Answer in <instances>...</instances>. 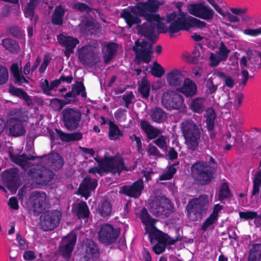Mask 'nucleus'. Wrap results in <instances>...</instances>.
Here are the masks:
<instances>
[{
    "label": "nucleus",
    "instance_id": "58836bf2",
    "mask_svg": "<svg viewBox=\"0 0 261 261\" xmlns=\"http://www.w3.org/2000/svg\"><path fill=\"white\" fill-rule=\"evenodd\" d=\"M140 218L143 224L146 226H149L151 228L154 226V224L156 221L155 219L151 218L145 207H143L142 209L140 214Z\"/></svg>",
    "mask_w": 261,
    "mask_h": 261
},
{
    "label": "nucleus",
    "instance_id": "a19ab883",
    "mask_svg": "<svg viewBox=\"0 0 261 261\" xmlns=\"http://www.w3.org/2000/svg\"><path fill=\"white\" fill-rule=\"evenodd\" d=\"M9 157L12 162L20 166L25 170L30 167V163L27 161V160H25L23 156H22V154H14L10 152Z\"/></svg>",
    "mask_w": 261,
    "mask_h": 261
},
{
    "label": "nucleus",
    "instance_id": "69168bd1",
    "mask_svg": "<svg viewBox=\"0 0 261 261\" xmlns=\"http://www.w3.org/2000/svg\"><path fill=\"white\" fill-rule=\"evenodd\" d=\"M148 152L150 155L157 158L163 157L164 155L161 154L157 147L151 143L148 145Z\"/></svg>",
    "mask_w": 261,
    "mask_h": 261
},
{
    "label": "nucleus",
    "instance_id": "39448f33",
    "mask_svg": "<svg viewBox=\"0 0 261 261\" xmlns=\"http://www.w3.org/2000/svg\"><path fill=\"white\" fill-rule=\"evenodd\" d=\"M208 205V197L205 194L190 200L186 206L187 217L192 221L201 219L207 211Z\"/></svg>",
    "mask_w": 261,
    "mask_h": 261
},
{
    "label": "nucleus",
    "instance_id": "dca6fc26",
    "mask_svg": "<svg viewBox=\"0 0 261 261\" xmlns=\"http://www.w3.org/2000/svg\"><path fill=\"white\" fill-rule=\"evenodd\" d=\"M2 177L7 188L10 191H16L21 185L17 168H10L4 171Z\"/></svg>",
    "mask_w": 261,
    "mask_h": 261
},
{
    "label": "nucleus",
    "instance_id": "7ed1b4c3",
    "mask_svg": "<svg viewBox=\"0 0 261 261\" xmlns=\"http://www.w3.org/2000/svg\"><path fill=\"white\" fill-rule=\"evenodd\" d=\"M167 22L170 23L169 27V33L171 37L173 34L181 30L189 31L191 28H203L206 27L205 22L192 18L188 21L178 18V14L173 11L167 15Z\"/></svg>",
    "mask_w": 261,
    "mask_h": 261
},
{
    "label": "nucleus",
    "instance_id": "13d9d810",
    "mask_svg": "<svg viewBox=\"0 0 261 261\" xmlns=\"http://www.w3.org/2000/svg\"><path fill=\"white\" fill-rule=\"evenodd\" d=\"M239 216L245 220H252L257 218L258 214L255 211L240 212Z\"/></svg>",
    "mask_w": 261,
    "mask_h": 261
},
{
    "label": "nucleus",
    "instance_id": "338daca9",
    "mask_svg": "<svg viewBox=\"0 0 261 261\" xmlns=\"http://www.w3.org/2000/svg\"><path fill=\"white\" fill-rule=\"evenodd\" d=\"M13 77L14 83L18 86H24V84H26L29 83L22 73L13 76Z\"/></svg>",
    "mask_w": 261,
    "mask_h": 261
},
{
    "label": "nucleus",
    "instance_id": "f3484780",
    "mask_svg": "<svg viewBox=\"0 0 261 261\" xmlns=\"http://www.w3.org/2000/svg\"><path fill=\"white\" fill-rule=\"evenodd\" d=\"M32 200V211L35 215L40 214L45 210L46 194L44 192L34 191L31 195Z\"/></svg>",
    "mask_w": 261,
    "mask_h": 261
},
{
    "label": "nucleus",
    "instance_id": "e2e57ef3",
    "mask_svg": "<svg viewBox=\"0 0 261 261\" xmlns=\"http://www.w3.org/2000/svg\"><path fill=\"white\" fill-rule=\"evenodd\" d=\"M260 186L261 179H260L258 177H254L253 180V189L251 195V197L259 194Z\"/></svg>",
    "mask_w": 261,
    "mask_h": 261
},
{
    "label": "nucleus",
    "instance_id": "ea45409f",
    "mask_svg": "<svg viewBox=\"0 0 261 261\" xmlns=\"http://www.w3.org/2000/svg\"><path fill=\"white\" fill-rule=\"evenodd\" d=\"M117 52V44L110 42L106 45V52L103 55L105 62L108 63L113 58Z\"/></svg>",
    "mask_w": 261,
    "mask_h": 261
},
{
    "label": "nucleus",
    "instance_id": "5fc2aeb1",
    "mask_svg": "<svg viewBox=\"0 0 261 261\" xmlns=\"http://www.w3.org/2000/svg\"><path fill=\"white\" fill-rule=\"evenodd\" d=\"M230 52V50L227 48L223 42H221L220 43L218 52V55L221 60L226 61Z\"/></svg>",
    "mask_w": 261,
    "mask_h": 261
},
{
    "label": "nucleus",
    "instance_id": "79ce46f5",
    "mask_svg": "<svg viewBox=\"0 0 261 261\" xmlns=\"http://www.w3.org/2000/svg\"><path fill=\"white\" fill-rule=\"evenodd\" d=\"M71 90L76 97L78 95H81L83 98H86L87 97L86 87L82 81H76L75 84H73L72 85Z\"/></svg>",
    "mask_w": 261,
    "mask_h": 261
},
{
    "label": "nucleus",
    "instance_id": "09e8293b",
    "mask_svg": "<svg viewBox=\"0 0 261 261\" xmlns=\"http://www.w3.org/2000/svg\"><path fill=\"white\" fill-rule=\"evenodd\" d=\"M232 196L228 184L223 182L220 187L219 192V199L222 201L224 199L230 198Z\"/></svg>",
    "mask_w": 261,
    "mask_h": 261
},
{
    "label": "nucleus",
    "instance_id": "20e7f679",
    "mask_svg": "<svg viewBox=\"0 0 261 261\" xmlns=\"http://www.w3.org/2000/svg\"><path fill=\"white\" fill-rule=\"evenodd\" d=\"M180 128L188 148L196 150L200 142L201 133L198 126L191 119H187L180 123Z\"/></svg>",
    "mask_w": 261,
    "mask_h": 261
},
{
    "label": "nucleus",
    "instance_id": "49530a36",
    "mask_svg": "<svg viewBox=\"0 0 261 261\" xmlns=\"http://www.w3.org/2000/svg\"><path fill=\"white\" fill-rule=\"evenodd\" d=\"M216 119V112L213 108H209L206 111V127L209 131L214 129V121Z\"/></svg>",
    "mask_w": 261,
    "mask_h": 261
},
{
    "label": "nucleus",
    "instance_id": "ddd939ff",
    "mask_svg": "<svg viewBox=\"0 0 261 261\" xmlns=\"http://www.w3.org/2000/svg\"><path fill=\"white\" fill-rule=\"evenodd\" d=\"M32 181L37 185H46L54 178L53 171L41 166L34 168L29 171Z\"/></svg>",
    "mask_w": 261,
    "mask_h": 261
},
{
    "label": "nucleus",
    "instance_id": "412c9836",
    "mask_svg": "<svg viewBox=\"0 0 261 261\" xmlns=\"http://www.w3.org/2000/svg\"><path fill=\"white\" fill-rule=\"evenodd\" d=\"M144 189L143 180L139 179L131 185H124L121 188V192L125 195L135 198H139Z\"/></svg>",
    "mask_w": 261,
    "mask_h": 261
},
{
    "label": "nucleus",
    "instance_id": "2eb2a0df",
    "mask_svg": "<svg viewBox=\"0 0 261 261\" xmlns=\"http://www.w3.org/2000/svg\"><path fill=\"white\" fill-rule=\"evenodd\" d=\"M187 9L190 14L202 19L208 21L214 18V10L208 5H205L202 3L189 4Z\"/></svg>",
    "mask_w": 261,
    "mask_h": 261
},
{
    "label": "nucleus",
    "instance_id": "aec40b11",
    "mask_svg": "<svg viewBox=\"0 0 261 261\" xmlns=\"http://www.w3.org/2000/svg\"><path fill=\"white\" fill-rule=\"evenodd\" d=\"M7 130L9 136L18 137L23 135L25 132L23 121L18 118H10L7 122Z\"/></svg>",
    "mask_w": 261,
    "mask_h": 261
},
{
    "label": "nucleus",
    "instance_id": "4be33fe9",
    "mask_svg": "<svg viewBox=\"0 0 261 261\" xmlns=\"http://www.w3.org/2000/svg\"><path fill=\"white\" fill-rule=\"evenodd\" d=\"M83 258L85 261H95L100 256L99 248L92 240H88L85 246Z\"/></svg>",
    "mask_w": 261,
    "mask_h": 261
},
{
    "label": "nucleus",
    "instance_id": "603ef678",
    "mask_svg": "<svg viewBox=\"0 0 261 261\" xmlns=\"http://www.w3.org/2000/svg\"><path fill=\"white\" fill-rule=\"evenodd\" d=\"M66 105L65 102L59 98H54L50 100V107L55 111H60Z\"/></svg>",
    "mask_w": 261,
    "mask_h": 261
},
{
    "label": "nucleus",
    "instance_id": "72a5a7b5",
    "mask_svg": "<svg viewBox=\"0 0 261 261\" xmlns=\"http://www.w3.org/2000/svg\"><path fill=\"white\" fill-rule=\"evenodd\" d=\"M141 127L149 139H154L159 135V129L153 127L149 122L146 120H142L141 122Z\"/></svg>",
    "mask_w": 261,
    "mask_h": 261
},
{
    "label": "nucleus",
    "instance_id": "f257e3e1",
    "mask_svg": "<svg viewBox=\"0 0 261 261\" xmlns=\"http://www.w3.org/2000/svg\"><path fill=\"white\" fill-rule=\"evenodd\" d=\"M162 3L159 0H147L146 2H140L134 6L128 7V10H123L120 16L127 24L128 28L141 23L143 18L146 21L155 23V29L160 33L169 32V28L162 22V18L157 14Z\"/></svg>",
    "mask_w": 261,
    "mask_h": 261
},
{
    "label": "nucleus",
    "instance_id": "4c0bfd02",
    "mask_svg": "<svg viewBox=\"0 0 261 261\" xmlns=\"http://www.w3.org/2000/svg\"><path fill=\"white\" fill-rule=\"evenodd\" d=\"M2 45L5 48L12 53H17L20 47L18 42L10 38L4 39L2 40Z\"/></svg>",
    "mask_w": 261,
    "mask_h": 261
},
{
    "label": "nucleus",
    "instance_id": "393cba45",
    "mask_svg": "<svg viewBox=\"0 0 261 261\" xmlns=\"http://www.w3.org/2000/svg\"><path fill=\"white\" fill-rule=\"evenodd\" d=\"M76 242V236L72 238H67L61 243L59 247V252L61 255L66 259H69Z\"/></svg>",
    "mask_w": 261,
    "mask_h": 261
},
{
    "label": "nucleus",
    "instance_id": "052dcab7",
    "mask_svg": "<svg viewBox=\"0 0 261 261\" xmlns=\"http://www.w3.org/2000/svg\"><path fill=\"white\" fill-rule=\"evenodd\" d=\"M218 219L214 216L210 215L208 218L203 222L201 229L203 231H205L212 224H214Z\"/></svg>",
    "mask_w": 261,
    "mask_h": 261
},
{
    "label": "nucleus",
    "instance_id": "680f3d73",
    "mask_svg": "<svg viewBox=\"0 0 261 261\" xmlns=\"http://www.w3.org/2000/svg\"><path fill=\"white\" fill-rule=\"evenodd\" d=\"M154 142L163 151H166L167 150L166 138L165 136H160L155 140Z\"/></svg>",
    "mask_w": 261,
    "mask_h": 261
},
{
    "label": "nucleus",
    "instance_id": "cd10ccee",
    "mask_svg": "<svg viewBox=\"0 0 261 261\" xmlns=\"http://www.w3.org/2000/svg\"><path fill=\"white\" fill-rule=\"evenodd\" d=\"M183 75L177 69H173L167 74V82L171 86L175 87L177 90L181 86Z\"/></svg>",
    "mask_w": 261,
    "mask_h": 261
},
{
    "label": "nucleus",
    "instance_id": "c85d7f7f",
    "mask_svg": "<svg viewBox=\"0 0 261 261\" xmlns=\"http://www.w3.org/2000/svg\"><path fill=\"white\" fill-rule=\"evenodd\" d=\"M205 98L198 97L193 98L189 105L190 109L194 113L202 114L205 109Z\"/></svg>",
    "mask_w": 261,
    "mask_h": 261
},
{
    "label": "nucleus",
    "instance_id": "3c124183",
    "mask_svg": "<svg viewBox=\"0 0 261 261\" xmlns=\"http://www.w3.org/2000/svg\"><path fill=\"white\" fill-rule=\"evenodd\" d=\"M151 73L155 77H161L164 74L165 70L159 63L155 61L151 67Z\"/></svg>",
    "mask_w": 261,
    "mask_h": 261
},
{
    "label": "nucleus",
    "instance_id": "864d4df0",
    "mask_svg": "<svg viewBox=\"0 0 261 261\" xmlns=\"http://www.w3.org/2000/svg\"><path fill=\"white\" fill-rule=\"evenodd\" d=\"M206 93L208 94H213L215 93L218 89V85H215L213 82V79L212 77L205 79Z\"/></svg>",
    "mask_w": 261,
    "mask_h": 261
},
{
    "label": "nucleus",
    "instance_id": "2f4dec72",
    "mask_svg": "<svg viewBox=\"0 0 261 261\" xmlns=\"http://www.w3.org/2000/svg\"><path fill=\"white\" fill-rule=\"evenodd\" d=\"M248 64V68L252 72H255L258 70L261 66V63L259 62L258 57L256 52H247Z\"/></svg>",
    "mask_w": 261,
    "mask_h": 261
},
{
    "label": "nucleus",
    "instance_id": "f704fd0d",
    "mask_svg": "<svg viewBox=\"0 0 261 261\" xmlns=\"http://www.w3.org/2000/svg\"><path fill=\"white\" fill-rule=\"evenodd\" d=\"M151 119L156 123H162L167 119L166 113L161 108H153L150 114Z\"/></svg>",
    "mask_w": 261,
    "mask_h": 261
},
{
    "label": "nucleus",
    "instance_id": "c03bdc74",
    "mask_svg": "<svg viewBox=\"0 0 261 261\" xmlns=\"http://www.w3.org/2000/svg\"><path fill=\"white\" fill-rule=\"evenodd\" d=\"M84 32L88 35L96 34L99 29L98 24H95L92 20H87L83 24Z\"/></svg>",
    "mask_w": 261,
    "mask_h": 261
},
{
    "label": "nucleus",
    "instance_id": "473e14b6",
    "mask_svg": "<svg viewBox=\"0 0 261 261\" xmlns=\"http://www.w3.org/2000/svg\"><path fill=\"white\" fill-rule=\"evenodd\" d=\"M112 209L111 202L108 199H105L99 203L97 211L101 217H107L111 215Z\"/></svg>",
    "mask_w": 261,
    "mask_h": 261
},
{
    "label": "nucleus",
    "instance_id": "a878e982",
    "mask_svg": "<svg viewBox=\"0 0 261 261\" xmlns=\"http://www.w3.org/2000/svg\"><path fill=\"white\" fill-rule=\"evenodd\" d=\"M72 212L79 219H85L89 218L90 211L85 201H81L72 205Z\"/></svg>",
    "mask_w": 261,
    "mask_h": 261
},
{
    "label": "nucleus",
    "instance_id": "8fccbe9b",
    "mask_svg": "<svg viewBox=\"0 0 261 261\" xmlns=\"http://www.w3.org/2000/svg\"><path fill=\"white\" fill-rule=\"evenodd\" d=\"M23 14L24 17L28 18L32 22V25L36 27L37 22L39 20V17L38 14L35 13V11L34 10L24 9Z\"/></svg>",
    "mask_w": 261,
    "mask_h": 261
},
{
    "label": "nucleus",
    "instance_id": "c9c22d12",
    "mask_svg": "<svg viewBox=\"0 0 261 261\" xmlns=\"http://www.w3.org/2000/svg\"><path fill=\"white\" fill-rule=\"evenodd\" d=\"M9 92L12 95L23 99L29 105L30 102H31L30 96L22 89L15 88L13 86H11L9 87Z\"/></svg>",
    "mask_w": 261,
    "mask_h": 261
},
{
    "label": "nucleus",
    "instance_id": "e433bc0d",
    "mask_svg": "<svg viewBox=\"0 0 261 261\" xmlns=\"http://www.w3.org/2000/svg\"><path fill=\"white\" fill-rule=\"evenodd\" d=\"M252 246L249 251L248 260L261 261V244H254Z\"/></svg>",
    "mask_w": 261,
    "mask_h": 261
},
{
    "label": "nucleus",
    "instance_id": "774afa93",
    "mask_svg": "<svg viewBox=\"0 0 261 261\" xmlns=\"http://www.w3.org/2000/svg\"><path fill=\"white\" fill-rule=\"evenodd\" d=\"M83 138V134L81 132H73L69 133L68 136L67 142L79 141Z\"/></svg>",
    "mask_w": 261,
    "mask_h": 261
},
{
    "label": "nucleus",
    "instance_id": "a211bd4d",
    "mask_svg": "<svg viewBox=\"0 0 261 261\" xmlns=\"http://www.w3.org/2000/svg\"><path fill=\"white\" fill-rule=\"evenodd\" d=\"M22 156L29 162V161H34L37 158H46L48 160V164H50L54 167L55 170L61 169L64 165V160L62 156L58 153H52L48 155H44L40 156L30 155L27 156L25 154L23 153Z\"/></svg>",
    "mask_w": 261,
    "mask_h": 261
},
{
    "label": "nucleus",
    "instance_id": "6ab92c4d",
    "mask_svg": "<svg viewBox=\"0 0 261 261\" xmlns=\"http://www.w3.org/2000/svg\"><path fill=\"white\" fill-rule=\"evenodd\" d=\"M97 186V179L86 176L80 185L77 190L78 194L84 197L85 199H87L91 195V192L94 191Z\"/></svg>",
    "mask_w": 261,
    "mask_h": 261
},
{
    "label": "nucleus",
    "instance_id": "f8f14e48",
    "mask_svg": "<svg viewBox=\"0 0 261 261\" xmlns=\"http://www.w3.org/2000/svg\"><path fill=\"white\" fill-rule=\"evenodd\" d=\"M61 217V213L57 210L44 212L40 218L42 230L47 231L56 228L59 225Z\"/></svg>",
    "mask_w": 261,
    "mask_h": 261
},
{
    "label": "nucleus",
    "instance_id": "7c9ffc66",
    "mask_svg": "<svg viewBox=\"0 0 261 261\" xmlns=\"http://www.w3.org/2000/svg\"><path fill=\"white\" fill-rule=\"evenodd\" d=\"M65 12L66 10L61 5L56 7L51 15L52 23L54 25H62Z\"/></svg>",
    "mask_w": 261,
    "mask_h": 261
},
{
    "label": "nucleus",
    "instance_id": "6e6d98bb",
    "mask_svg": "<svg viewBox=\"0 0 261 261\" xmlns=\"http://www.w3.org/2000/svg\"><path fill=\"white\" fill-rule=\"evenodd\" d=\"M73 8L82 13L86 12L89 13L92 10V9L87 4L81 2L74 4L73 6Z\"/></svg>",
    "mask_w": 261,
    "mask_h": 261
},
{
    "label": "nucleus",
    "instance_id": "9d476101",
    "mask_svg": "<svg viewBox=\"0 0 261 261\" xmlns=\"http://www.w3.org/2000/svg\"><path fill=\"white\" fill-rule=\"evenodd\" d=\"M62 121L69 130L77 129L82 119V113L75 108H66L62 112Z\"/></svg>",
    "mask_w": 261,
    "mask_h": 261
},
{
    "label": "nucleus",
    "instance_id": "bb28decb",
    "mask_svg": "<svg viewBox=\"0 0 261 261\" xmlns=\"http://www.w3.org/2000/svg\"><path fill=\"white\" fill-rule=\"evenodd\" d=\"M178 91L184 94L186 97H193L196 95L197 91L196 84L189 78L184 80V84L178 89Z\"/></svg>",
    "mask_w": 261,
    "mask_h": 261
},
{
    "label": "nucleus",
    "instance_id": "de8ad7c7",
    "mask_svg": "<svg viewBox=\"0 0 261 261\" xmlns=\"http://www.w3.org/2000/svg\"><path fill=\"white\" fill-rule=\"evenodd\" d=\"M150 234L159 244H166L167 234L158 229L155 226L151 228Z\"/></svg>",
    "mask_w": 261,
    "mask_h": 261
},
{
    "label": "nucleus",
    "instance_id": "9b49d317",
    "mask_svg": "<svg viewBox=\"0 0 261 261\" xmlns=\"http://www.w3.org/2000/svg\"><path fill=\"white\" fill-rule=\"evenodd\" d=\"M78 59L85 66L92 67L96 65L100 58L91 45H86L77 50Z\"/></svg>",
    "mask_w": 261,
    "mask_h": 261
},
{
    "label": "nucleus",
    "instance_id": "f03ea898",
    "mask_svg": "<svg viewBox=\"0 0 261 261\" xmlns=\"http://www.w3.org/2000/svg\"><path fill=\"white\" fill-rule=\"evenodd\" d=\"M98 163L99 167H93L89 169V172L92 174H101L102 171L111 173L113 174H120L122 171H128L125 166L123 158L121 156H105L102 159L94 158Z\"/></svg>",
    "mask_w": 261,
    "mask_h": 261
},
{
    "label": "nucleus",
    "instance_id": "423d86ee",
    "mask_svg": "<svg viewBox=\"0 0 261 261\" xmlns=\"http://www.w3.org/2000/svg\"><path fill=\"white\" fill-rule=\"evenodd\" d=\"M191 174L195 180L201 185L210 184L214 178L215 168L207 162L198 161L191 167Z\"/></svg>",
    "mask_w": 261,
    "mask_h": 261
},
{
    "label": "nucleus",
    "instance_id": "4468645a",
    "mask_svg": "<svg viewBox=\"0 0 261 261\" xmlns=\"http://www.w3.org/2000/svg\"><path fill=\"white\" fill-rule=\"evenodd\" d=\"M120 232L119 228H115L109 224H103L101 225L98 232V239L106 245H110L116 241Z\"/></svg>",
    "mask_w": 261,
    "mask_h": 261
},
{
    "label": "nucleus",
    "instance_id": "37998d69",
    "mask_svg": "<svg viewBox=\"0 0 261 261\" xmlns=\"http://www.w3.org/2000/svg\"><path fill=\"white\" fill-rule=\"evenodd\" d=\"M214 74L222 79L224 81V85L228 88H232L234 87V80L231 76L227 75L225 72L221 71H216Z\"/></svg>",
    "mask_w": 261,
    "mask_h": 261
},
{
    "label": "nucleus",
    "instance_id": "4d7b16f0",
    "mask_svg": "<svg viewBox=\"0 0 261 261\" xmlns=\"http://www.w3.org/2000/svg\"><path fill=\"white\" fill-rule=\"evenodd\" d=\"M9 79V72L7 68L3 65H0V85L6 84Z\"/></svg>",
    "mask_w": 261,
    "mask_h": 261
},
{
    "label": "nucleus",
    "instance_id": "1a4fd4ad",
    "mask_svg": "<svg viewBox=\"0 0 261 261\" xmlns=\"http://www.w3.org/2000/svg\"><path fill=\"white\" fill-rule=\"evenodd\" d=\"M184 98L179 93L171 90H167L162 96V104L168 110H179L186 107Z\"/></svg>",
    "mask_w": 261,
    "mask_h": 261
},
{
    "label": "nucleus",
    "instance_id": "6e6552de",
    "mask_svg": "<svg viewBox=\"0 0 261 261\" xmlns=\"http://www.w3.org/2000/svg\"><path fill=\"white\" fill-rule=\"evenodd\" d=\"M153 41L148 42L143 39L141 42L139 40L135 41V46L133 48L136 56L135 62L138 64L143 62L145 63H149L152 58V55L153 53Z\"/></svg>",
    "mask_w": 261,
    "mask_h": 261
},
{
    "label": "nucleus",
    "instance_id": "bf43d9fd",
    "mask_svg": "<svg viewBox=\"0 0 261 261\" xmlns=\"http://www.w3.org/2000/svg\"><path fill=\"white\" fill-rule=\"evenodd\" d=\"M62 96L66 100L65 103L66 104H70L71 103H76L79 101V98L76 97L72 90L67 92L65 95H62Z\"/></svg>",
    "mask_w": 261,
    "mask_h": 261
},
{
    "label": "nucleus",
    "instance_id": "0e129e2a",
    "mask_svg": "<svg viewBox=\"0 0 261 261\" xmlns=\"http://www.w3.org/2000/svg\"><path fill=\"white\" fill-rule=\"evenodd\" d=\"M200 56V53L197 47H195L193 50L192 54L190 55L187 59L189 63L195 64L198 62V58Z\"/></svg>",
    "mask_w": 261,
    "mask_h": 261
},
{
    "label": "nucleus",
    "instance_id": "0eeeda50",
    "mask_svg": "<svg viewBox=\"0 0 261 261\" xmlns=\"http://www.w3.org/2000/svg\"><path fill=\"white\" fill-rule=\"evenodd\" d=\"M149 211L153 216L164 218L169 217L173 212L174 207L170 199L162 196L149 203Z\"/></svg>",
    "mask_w": 261,
    "mask_h": 261
},
{
    "label": "nucleus",
    "instance_id": "a18cd8bd",
    "mask_svg": "<svg viewBox=\"0 0 261 261\" xmlns=\"http://www.w3.org/2000/svg\"><path fill=\"white\" fill-rule=\"evenodd\" d=\"M138 91L143 99H147L150 95V83L147 80H142L140 85L139 86Z\"/></svg>",
    "mask_w": 261,
    "mask_h": 261
},
{
    "label": "nucleus",
    "instance_id": "5701e85b",
    "mask_svg": "<svg viewBox=\"0 0 261 261\" xmlns=\"http://www.w3.org/2000/svg\"><path fill=\"white\" fill-rule=\"evenodd\" d=\"M57 39L61 45L66 47L64 53L67 58H69L71 54L73 53L74 48L79 43L77 38L69 36H64L62 34L58 35Z\"/></svg>",
    "mask_w": 261,
    "mask_h": 261
},
{
    "label": "nucleus",
    "instance_id": "b1692460",
    "mask_svg": "<svg viewBox=\"0 0 261 261\" xmlns=\"http://www.w3.org/2000/svg\"><path fill=\"white\" fill-rule=\"evenodd\" d=\"M137 25L139 33L146 38L149 41L148 42L153 41V43H155L156 42V37L154 34L155 23L147 21L142 24L140 23Z\"/></svg>",
    "mask_w": 261,
    "mask_h": 261
},
{
    "label": "nucleus",
    "instance_id": "c756f323",
    "mask_svg": "<svg viewBox=\"0 0 261 261\" xmlns=\"http://www.w3.org/2000/svg\"><path fill=\"white\" fill-rule=\"evenodd\" d=\"M109 132L108 138L110 140H117L123 135V133L120 129L117 124H115L112 120L108 122Z\"/></svg>",
    "mask_w": 261,
    "mask_h": 261
}]
</instances>
